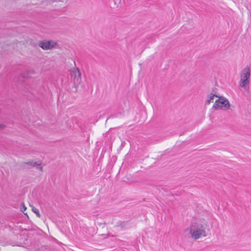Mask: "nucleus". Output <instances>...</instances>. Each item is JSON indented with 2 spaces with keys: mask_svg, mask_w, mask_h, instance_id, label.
Returning <instances> with one entry per match:
<instances>
[{
  "mask_svg": "<svg viewBox=\"0 0 251 251\" xmlns=\"http://www.w3.org/2000/svg\"><path fill=\"white\" fill-rule=\"evenodd\" d=\"M190 233L191 237L195 240L206 237V227L202 224L194 223L190 226Z\"/></svg>",
  "mask_w": 251,
  "mask_h": 251,
  "instance_id": "obj_1",
  "label": "nucleus"
},
{
  "mask_svg": "<svg viewBox=\"0 0 251 251\" xmlns=\"http://www.w3.org/2000/svg\"><path fill=\"white\" fill-rule=\"evenodd\" d=\"M230 108V103L228 100L224 97H219L213 105L212 108L216 110L218 108L228 109Z\"/></svg>",
  "mask_w": 251,
  "mask_h": 251,
  "instance_id": "obj_2",
  "label": "nucleus"
},
{
  "mask_svg": "<svg viewBox=\"0 0 251 251\" xmlns=\"http://www.w3.org/2000/svg\"><path fill=\"white\" fill-rule=\"evenodd\" d=\"M251 71L249 68L246 67L243 70L241 74V79L239 86L241 87H245L250 83Z\"/></svg>",
  "mask_w": 251,
  "mask_h": 251,
  "instance_id": "obj_3",
  "label": "nucleus"
},
{
  "mask_svg": "<svg viewBox=\"0 0 251 251\" xmlns=\"http://www.w3.org/2000/svg\"><path fill=\"white\" fill-rule=\"evenodd\" d=\"M72 78H74V82L75 85H78L81 81V74L77 68H73L70 73Z\"/></svg>",
  "mask_w": 251,
  "mask_h": 251,
  "instance_id": "obj_4",
  "label": "nucleus"
},
{
  "mask_svg": "<svg viewBox=\"0 0 251 251\" xmlns=\"http://www.w3.org/2000/svg\"><path fill=\"white\" fill-rule=\"evenodd\" d=\"M38 45L44 50L52 49L55 45L56 43L52 41H41L39 42Z\"/></svg>",
  "mask_w": 251,
  "mask_h": 251,
  "instance_id": "obj_5",
  "label": "nucleus"
},
{
  "mask_svg": "<svg viewBox=\"0 0 251 251\" xmlns=\"http://www.w3.org/2000/svg\"><path fill=\"white\" fill-rule=\"evenodd\" d=\"M23 164H27L32 167L38 166V169H39L40 171H42L43 170V167L41 166L42 162L40 160L38 161H34L33 160H31L28 162H25L23 163Z\"/></svg>",
  "mask_w": 251,
  "mask_h": 251,
  "instance_id": "obj_6",
  "label": "nucleus"
},
{
  "mask_svg": "<svg viewBox=\"0 0 251 251\" xmlns=\"http://www.w3.org/2000/svg\"><path fill=\"white\" fill-rule=\"evenodd\" d=\"M214 97H218L217 95L213 94H210L208 96L206 100L205 101V104H209L210 103L213 102L214 101Z\"/></svg>",
  "mask_w": 251,
  "mask_h": 251,
  "instance_id": "obj_7",
  "label": "nucleus"
},
{
  "mask_svg": "<svg viewBox=\"0 0 251 251\" xmlns=\"http://www.w3.org/2000/svg\"><path fill=\"white\" fill-rule=\"evenodd\" d=\"M32 211L36 214V216L39 217V218H40L41 217V215L39 213V211L38 210V209L34 207H33L32 208Z\"/></svg>",
  "mask_w": 251,
  "mask_h": 251,
  "instance_id": "obj_8",
  "label": "nucleus"
},
{
  "mask_svg": "<svg viewBox=\"0 0 251 251\" xmlns=\"http://www.w3.org/2000/svg\"><path fill=\"white\" fill-rule=\"evenodd\" d=\"M26 207H25V206H24V211H25V210H26Z\"/></svg>",
  "mask_w": 251,
  "mask_h": 251,
  "instance_id": "obj_9",
  "label": "nucleus"
},
{
  "mask_svg": "<svg viewBox=\"0 0 251 251\" xmlns=\"http://www.w3.org/2000/svg\"><path fill=\"white\" fill-rule=\"evenodd\" d=\"M2 125L0 124V128H2Z\"/></svg>",
  "mask_w": 251,
  "mask_h": 251,
  "instance_id": "obj_10",
  "label": "nucleus"
}]
</instances>
